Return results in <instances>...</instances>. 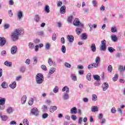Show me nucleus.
<instances>
[{
	"instance_id": "55",
	"label": "nucleus",
	"mask_w": 125,
	"mask_h": 125,
	"mask_svg": "<svg viewBox=\"0 0 125 125\" xmlns=\"http://www.w3.org/2000/svg\"><path fill=\"white\" fill-rule=\"evenodd\" d=\"M5 108V105H4V104H0V111H2L3 110H4Z\"/></svg>"
},
{
	"instance_id": "49",
	"label": "nucleus",
	"mask_w": 125,
	"mask_h": 125,
	"mask_svg": "<svg viewBox=\"0 0 125 125\" xmlns=\"http://www.w3.org/2000/svg\"><path fill=\"white\" fill-rule=\"evenodd\" d=\"M3 27L5 30H7V29H9V27H10V25L9 24L6 23L3 25Z\"/></svg>"
},
{
	"instance_id": "3",
	"label": "nucleus",
	"mask_w": 125,
	"mask_h": 125,
	"mask_svg": "<svg viewBox=\"0 0 125 125\" xmlns=\"http://www.w3.org/2000/svg\"><path fill=\"white\" fill-rule=\"evenodd\" d=\"M62 91H63V92L66 91V93H64L62 95V99L63 100H68L69 98H70V96H69L68 94L70 92V89L68 86H64L62 89Z\"/></svg>"
},
{
	"instance_id": "45",
	"label": "nucleus",
	"mask_w": 125,
	"mask_h": 125,
	"mask_svg": "<svg viewBox=\"0 0 125 125\" xmlns=\"http://www.w3.org/2000/svg\"><path fill=\"white\" fill-rule=\"evenodd\" d=\"M61 50L62 53H66V46H65V45H62V46Z\"/></svg>"
},
{
	"instance_id": "2",
	"label": "nucleus",
	"mask_w": 125,
	"mask_h": 125,
	"mask_svg": "<svg viewBox=\"0 0 125 125\" xmlns=\"http://www.w3.org/2000/svg\"><path fill=\"white\" fill-rule=\"evenodd\" d=\"M24 34V30L23 29H16L12 32L11 35L12 41L13 42H17L19 36Z\"/></svg>"
},
{
	"instance_id": "6",
	"label": "nucleus",
	"mask_w": 125,
	"mask_h": 125,
	"mask_svg": "<svg viewBox=\"0 0 125 125\" xmlns=\"http://www.w3.org/2000/svg\"><path fill=\"white\" fill-rule=\"evenodd\" d=\"M30 114H32V115L38 117V116H39V110H38V108H37L36 107H33L31 110Z\"/></svg>"
},
{
	"instance_id": "15",
	"label": "nucleus",
	"mask_w": 125,
	"mask_h": 125,
	"mask_svg": "<svg viewBox=\"0 0 125 125\" xmlns=\"http://www.w3.org/2000/svg\"><path fill=\"white\" fill-rule=\"evenodd\" d=\"M70 113L72 114H77L78 113V109H77V107H73L70 109Z\"/></svg>"
},
{
	"instance_id": "52",
	"label": "nucleus",
	"mask_w": 125,
	"mask_h": 125,
	"mask_svg": "<svg viewBox=\"0 0 125 125\" xmlns=\"http://www.w3.org/2000/svg\"><path fill=\"white\" fill-rule=\"evenodd\" d=\"M42 110L43 112H45V111L47 110V106H46V105H43L42 107Z\"/></svg>"
},
{
	"instance_id": "9",
	"label": "nucleus",
	"mask_w": 125,
	"mask_h": 125,
	"mask_svg": "<svg viewBox=\"0 0 125 125\" xmlns=\"http://www.w3.org/2000/svg\"><path fill=\"white\" fill-rule=\"evenodd\" d=\"M6 43V40L4 37H0V46L2 47Z\"/></svg>"
},
{
	"instance_id": "31",
	"label": "nucleus",
	"mask_w": 125,
	"mask_h": 125,
	"mask_svg": "<svg viewBox=\"0 0 125 125\" xmlns=\"http://www.w3.org/2000/svg\"><path fill=\"white\" fill-rule=\"evenodd\" d=\"M9 86L12 89H14L16 87V82H14L12 83L9 85Z\"/></svg>"
},
{
	"instance_id": "23",
	"label": "nucleus",
	"mask_w": 125,
	"mask_h": 125,
	"mask_svg": "<svg viewBox=\"0 0 125 125\" xmlns=\"http://www.w3.org/2000/svg\"><path fill=\"white\" fill-rule=\"evenodd\" d=\"M81 40L84 41L87 40V34L86 33H83L81 35Z\"/></svg>"
},
{
	"instance_id": "32",
	"label": "nucleus",
	"mask_w": 125,
	"mask_h": 125,
	"mask_svg": "<svg viewBox=\"0 0 125 125\" xmlns=\"http://www.w3.org/2000/svg\"><path fill=\"white\" fill-rule=\"evenodd\" d=\"M95 62H96V64H97V65L99 66V64H100V57H97L96 58Z\"/></svg>"
},
{
	"instance_id": "63",
	"label": "nucleus",
	"mask_w": 125,
	"mask_h": 125,
	"mask_svg": "<svg viewBox=\"0 0 125 125\" xmlns=\"http://www.w3.org/2000/svg\"><path fill=\"white\" fill-rule=\"evenodd\" d=\"M52 41H56V34L55 33L53 34Z\"/></svg>"
},
{
	"instance_id": "59",
	"label": "nucleus",
	"mask_w": 125,
	"mask_h": 125,
	"mask_svg": "<svg viewBox=\"0 0 125 125\" xmlns=\"http://www.w3.org/2000/svg\"><path fill=\"white\" fill-rule=\"evenodd\" d=\"M47 117H48V114H47L46 113H44L43 114V115H42L43 119H46V118H47Z\"/></svg>"
},
{
	"instance_id": "54",
	"label": "nucleus",
	"mask_w": 125,
	"mask_h": 125,
	"mask_svg": "<svg viewBox=\"0 0 125 125\" xmlns=\"http://www.w3.org/2000/svg\"><path fill=\"white\" fill-rule=\"evenodd\" d=\"M28 104L30 106H32V105L34 104V99L32 98L31 100L29 101Z\"/></svg>"
},
{
	"instance_id": "47",
	"label": "nucleus",
	"mask_w": 125,
	"mask_h": 125,
	"mask_svg": "<svg viewBox=\"0 0 125 125\" xmlns=\"http://www.w3.org/2000/svg\"><path fill=\"white\" fill-rule=\"evenodd\" d=\"M107 70H108V71L109 72V73H111L112 71H113V67L112 66V65H109L108 66Z\"/></svg>"
},
{
	"instance_id": "21",
	"label": "nucleus",
	"mask_w": 125,
	"mask_h": 125,
	"mask_svg": "<svg viewBox=\"0 0 125 125\" xmlns=\"http://www.w3.org/2000/svg\"><path fill=\"white\" fill-rule=\"evenodd\" d=\"M56 110H57V106H51L50 107V112L51 113H53V112H54V111H56Z\"/></svg>"
},
{
	"instance_id": "58",
	"label": "nucleus",
	"mask_w": 125,
	"mask_h": 125,
	"mask_svg": "<svg viewBox=\"0 0 125 125\" xmlns=\"http://www.w3.org/2000/svg\"><path fill=\"white\" fill-rule=\"evenodd\" d=\"M1 56H5L6 55V51L3 50L1 52Z\"/></svg>"
},
{
	"instance_id": "22",
	"label": "nucleus",
	"mask_w": 125,
	"mask_h": 125,
	"mask_svg": "<svg viewBox=\"0 0 125 125\" xmlns=\"http://www.w3.org/2000/svg\"><path fill=\"white\" fill-rule=\"evenodd\" d=\"M91 112L95 113V112H98V106H92L91 107Z\"/></svg>"
},
{
	"instance_id": "46",
	"label": "nucleus",
	"mask_w": 125,
	"mask_h": 125,
	"mask_svg": "<svg viewBox=\"0 0 125 125\" xmlns=\"http://www.w3.org/2000/svg\"><path fill=\"white\" fill-rule=\"evenodd\" d=\"M23 124L24 125H29V121H28V119H24L23 121Z\"/></svg>"
},
{
	"instance_id": "11",
	"label": "nucleus",
	"mask_w": 125,
	"mask_h": 125,
	"mask_svg": "<svg viewBox=\"0 0 125 125\" xmlns=\"http://www.w3.org/2000/svg\"><path fill=\"white\" fill-rule=\"evenodd\" d=\"M60 13H61V14H65V13H66V6L65 5L62 6L61 7Z\"/></svg>"
},
{
	"instance_id": "25",
	"label": "nucleus",
	"mask_w": 125,
	"mask_h": 125,
	"mask_svg": "<svg viewBox=\"0 0 125 125\" xmlns=\"http://www.w3.org/2000/svg\"><path fill=\"white\" fill-rule=\"evenodd\" d=\"M4 64L5 66H6L7 67H12V62H9L8 61H5L4 62Z\"/></svg>"
},
{
	"instance_id": "43",
	"label": "nucleus",
	"mask_w": 125,
	"mask_h": 125,
	"mask_svg": "<svg viewBox=\"0 0 125 125\" xmlns=\"http://www.w3.org/2000/svg\"><path fill=\"white\" fill-rule=\"evenodd\" d=\"M92 101H97V96L95 94H93L92 95Z\"/></svg>"
},
{
	"instance_id": "29",
	"label": "nucleus",
	"mask_w": 125,
	"mask_h": 125,
	"mask_svg": "<svg viewBox=\"0 0 125 125\" xmlns=\"http://www.w3.org/2000/svg\"><path fill=\"white\" fill-rule=\"evenodd\" d=\"M13 109L11 106L8 107L6 109V112L7 114H11V113H13Z\"/></svg>"
},
{
	"instance_id": "36",
	"label": "nucleus",
	"mask_w": 125,
	"mask_h": 125,
	"mask_svg": "<svg viewBox=\"0 0 125 125\" xmlns=\"http://www.w3.org/2000/svg\"><path fill=\"white\" fill-rule=\"evenodd\" d=\"M56 71V68L54 67H51L49 70V74L52 75V74L54 73Z\"/></svg>"
},
{
	"instance_id": "34",
	"label": "nucleus",
	"mask_w": 125,
	"mask_h": 125,
	"mask_svg": "<svg viewBox=\"0 0 125 125\" xmlns=\"http://www.w3.org/2000/svg\"><path fill=\"white\" fill-rule=\"evenodd\" d=\"M115 57L120 59L121 57H123V54L121 52H117L115 54Z\"/></svg>"
},
{
	"instance_id": "60",
	"label": "nucleus",
	"mask_w": 125,
	"mask_h": 125,
	"mask_svg": "<svg viewBox=\"0 0 125 125\" xmlns=\"http://www.w3.org/2000/svg\"><path fill=\"white\" fill-rule=\"evenodd\" d=\"M111 112L112 113V114H115L116 112H117V110H116V108L115 107H112L111 109Z\"/></svg>"
},
{
	"instance_id": "17",
	"label": "nucleus",
	"mask_w": 125,
	"mask_h": 125,
	"mask_svg": "<svg viewBox=\"0 0 125 125\" xmlns=\"http://www.w3.org/2000/svg\"><path fill=\"white\" fill-rule=\"evenodd\" d=\"M48 63L49 66H52V65H55V62H53V61L52 60V59H51V58H49L48 59Z\"/></svg>"
},
{
	"instance_id": "24",
	"label": "nucleus",
	"mask_w": 125,
	"mask_h": 125,
	"mask_svg": "<svg viewBox=\"0 0 125 125\" xmlns=\"http://www.w3.org/2000/svg\"><path fill=\"white\" fill-rule=\"evenodd\" d=\"M5 98L0 97V104L5 105Z\"/></svg>"
},
{
	"instance_id": "13",
	"label": "nucleus",
	"mask_w": 125,
	"mask_h": 125,
	"mask_svg": "<svg viewBox=\"0 0 125 125\" xmlns=\"http://www.w3.org/2000/svg\"><path fill=\"white\" fill-rule=\"evenodd\" d=\"M17 17L20 20L23 18V12L19 11L17 13Z\"/></svg>"
},
{
	"instance_id": "19",
	"label": "nucleus",
	"mask_w": 125,
	"mask_h": 125,
	"mask_svg": "<svg viewBox=\"0 0 125 125\" xmlns=\"http://www.w3.org/2000/svg\"><path fill=\"white\" fill-rule=\"evenodd\" d=\"M90 49L92 52H95L96 51V46L95 43H92L90 46Z\"/></svg>"
},
{
	"instance_id": "41",
	"label": "nucleus",
	"mask_w": 125,
	"mask_h": 125,
	"mask_svg": "<svg viewBox=\"0 0 125 125\" xmlns=\"http://www.w3.org/2000/svg\"><path fill=\"white\" fill-rule=\"evenodd\" d=\"M20 71L21 73H24L26 71V67L24 66H21L20 68Z\"/></svg>"
},
{
	"instance_id": "42",
	"label": "nucleus",
	"mask_w": 125,
	"mask_h": 125,
	"mask_svg": "<svg viewBox=\"0 0 125 125\" xmlns=\"http://www.w3.org/2000/svg\"><path fill=\"white\" fill-rule=\"evenodd\" d=\"M118 70L120 73H122V72H124V71H125L124 66L123 65H120L118 67Z\"/></svg>"
},
{
	"instance_id": "62",
	"label": "nucleus",
	"mask_w": 125,
	"mask_h": 125,
	"mask_svg": "<svg viewBox=\"0 0 125 125\" xmlns=\"http://www.w3.org/2000/svg\"><path fill=\"white\" fill-rule=\"evenodd\" d=\"M57 4L58 7H60V6H62V1H59Z\"/></svg>"
},
{
	"instance_id": "14",
	"label": "nucleus",
	"mask_w": 125,
	"mask_h": 125,
	"mask_svg": "<svg viewBox=\"0 0 125 125\" xmlns=\"http://www.w3.org/2000/svg\"><path fill=\"white\" fill-rule=\"evenodd\" d=\"M67 41L69 42H73L74 40V36H73L72 35H67Z\"/></svg>"
},
{
	"instance_id": "51",
	"label": "nucleus",
	"mask_w": 125,
	"mask_h": 125,
	"mask_svg": "<svg viewBox=\"0 0 125 125\" xmlns=\"http://www.w3.org/2000/svg\"><path fill=\"white\" fill-rule=\"evenodd\" d=\"M64 66L66 67V68H71V64L68 62H65Z\"/></svg>"
},
{
	"instance_id": "4",
	"label": "nucleus",
	"mask_w": 125,
	"mask_h": 125,
	"mask_svg": "<svg viewBox=\"0 0 125 125\" xmlns=\"http://www.w3.org/2000/svg\"><path fill=\"white\" fill-rule=\"evenodd\" d=\"M35 80L37 84H42L44 80L43 75L42 73L37 74L36 76Z\"/></svg>"
},
{
	"instance_id": "39",
	"label": "nucleus",
	"mask_w": 125,
	"mask_h": 125,
	"mask_svg": "<svg viewBox=\"0 0 125 125\" xmlns=\"http://www.w3.org/2000/svg\"><path fill=\"white\" fill-rule=\"evenodd\" d=\"M108 50L109 52H110V53H113V52H114V51H116V50L112 47H108Z\"/></svg>"
},
{
	"instance_id": "28",
	"label": "nucleus",
	"mask_w": 125,
	"mask_h": 125,
	"mask_svg": "<svg viewBox=\"0 0 125 125\" xmlns=\"http://www.w3.org/2000/svg\"><path fill=\"white\" fill-rule=\"evenodd\" d=\"M28 46H29V49H31V50L34 49V48H35V45L32 42H30L28 43Z\"/></svg>"
},
{
	"instance_id": "44",
	"label": "nucleus",
	"mask_w": 125,
	"mask_h": 125,
	"mask_svg": "<svg viewBox=\"0 0 125 125\" xmlns=\"http://www.w3.org/2000/svg\"><path fill=\"white\" fill-rule=\"evenodd\" d=\"M59 90V87L58 86H56L55 88L53 89V91L54 93H57Z\"/></svg>"
},
{
	"instance_id": "37",
	"label": "nucleus",
	"mask_w": 125,
	"mask_h": 125,
	"mask_svg": "<svg viewBox=\"0 0 125 125\" xmlns=\"http://www.w3.org/2000/svg\"><path fill=\"white\" fill-rule=\"evenodd\" d=\"M111 33H117V32H118V30L117 29V27L113 26L111 27Z\"/></svg>"
},
{
	"instance_id": "35",
	"label": "nucleus",
	"mask_w": 125,
	"mask_h": 125,
	"mask_svg": "<svg viewBox=\"0 0 125 125\" xmlns=\"http://www.w3.org/2000/svg\"><path fill=\"white\" fill-rule=\"evenodd\" d=\"M95 81H100V76L98 75H94L93 76Z\"/></svg>"
},
{
	"instance_id": "12",
	"label": "nucleus",
	"mask_w": 125,
	"mask_h": 125,
	"mask_svg": "<svg viewBox=\"0 0 125 125\" xmlns=\"http://www.w3.org/2000/svg\"><path fill=\"white\" fill-rule=\"evenodd\" d=\"M34 21L36 22V23H39V22H41V17L40 15L36 14L34 17Z\"/></svg>"
},
{
	"instance_id": "1",
	"label": "nucleus",
	"mask_w": 125,
	"mask_h": 125,
	"mask_svg": "<svg viewBox=\"0 0 125 125\" xmlns=\"http://www.w3.org/2000/svg\"><path fill=\"white\" fill-rule=\"evenodd\" d=\"M73 24L74 26H80L81 28L79 27L75 29L77 35L80 36L81 33L83 32V29L84 25L83 23H81V21H80V20L78 18L75 19Z\"/></svg>"
},
{
	"instance_id": "50",
	"label": "nucleus",
	"mask_w": 125,
	"mask_h": 125,
	"mask_svg": "<svg viewBox=\"0 0 125 125\" xmlns=\"http://www.w3.org/2000/svg\"><path fill=\"white\" fill-rule=\"evenodd\" d=\"M50 48V44L49 43H46L45 49L48 50Z\"/></svg>"
},
{
	"instance_id": "7",
	"label": "nucleus",
	"mask_w": 125,
	"mask_h": 125,
	"mask_svg": "<svg viewBox=\"0 0 125 125\" xmlns=\"http://www.w3.org/2000/svg\"><path fill=\"white\" fill-rule=\"evenodd\" d=\"M17 46L14 45L11 48V53L13 55H14V54H16V52H17Z\"/></svg>"
},
{
	"instance_id": "5",
	"label": "nucleus",
	"mask_w": 125,
	"mask_h": 125,
	"mask_svg": "<svg viewBox=\"0 0 125 125\" xmlns=\"http://www.w3.org/2000/svg\"><path fill=\"white\" fill-rule=\"evenodd\" d=\"M107 42H106V40H104L101 41V44L100 47V50L102 51H105L107 48V46H106V43Z\"/></svg>"
},
{
	"instance_id": "27",
	"label": "nucleus",
	"mask_w": 125,
	"mask_h": 125,
	"mask_svg": "<svg viewBox=\"0 0 125 125\" xmlns=\"http://www.w3.org/2000/svg\"><path fill=\"white\" fill-rule=\"evenodd\" d=\"M0 117L2 121L4 122H6V120H8V117H7L6 115H0Z\"/></svg>"
},
{
	"instance_id": "48",
	"label": "nucleus",
	"mask_w": 125,
	"mask_h": 125,
	"mask_svg": "<svg viewBox=\"0 0 125 125\" xmlns=\"http://www.w3.org/2000/svg\"><path fill=\"white\" fill-rule=\"evenodd\" d=\"M118 79H119V76H118V74H115L114 77L112 78V80L114 82H116Z\"/></svg>"
},
{
	"instance_id": "18",
	"label": "nucleus",
	"mask_w": 125,
	"mask_h": 125,
	"mask_svg": "<svg viewBox=\"0 0 125 125\" xmlns=\"http://www.w3.org/2000/svg\"><path fill=\"white\" fill-rule=\"evenodd\" d=\"M73 19H74V17L73 16H69L67 20V23H68V24H72V22L73 21Z\"/></svg>"
},
{
	"instance_id": "10",
	"label": "nucleus",
	"mask_w": 125,
	"mask_h": 125,
	"mask_svg": "<svg viewBox=\"0 0 125 125\" xmlns=\"http://www.w3.org/2000/svg\"><path fill=\"white\" fill-rule=\"evenodd\" d=\"M94 68H98V65L97 64L95 63H92L88 65V70H90V69H93Z\"/></svg>"
},
{
	"instance_id": "38",
	"label": "nucleus",
	"mask_w": 125,
	"mask_h": 125,
	"mask_svg": "<svg viewBox=\"0 0 125 125\" xmlns=\"http://www.w3.org/2000/svg\"><path fill=\"white\" fill-rule=\"evenodd\" d=\"M33 65H37L38 63V57H34L33 58Z\"/></svg>"
},
{
	"instance_id": "40",
	"label": "nucleus",
	"mask_w": 125,
	"mask_h": 125,
	"mask_svg": "<svg viewBox=\"0 0 125 125\" xmlns=\"http://www.w3.org/2000/svg\"><path fill=\"white\" fill-rule=\"evenodd\" d=\"M70 77L71 78V80H72V81H74L75 82L77 81V76H76L75 74H72L70 76Z\"/></svg>"
},
{
	"instance_id": "64",
	"label": "nucleus",
	"mask_w": 125,
	"mask_h": 125,
	"mask_svg": "<svg viewBox=\"0 0 125 125\" xmlns=\"http://www.w3.org/2000/svg\"><path fill=\"white\" fill-rule=\"evenodd\" d=\"M71 119H72L73 121H76L77 120V116L75 115H72L71 116Z\"/></svg>"
},
{
	"instance_id": "53",
	"label": "nucleus",
	"mask_w": 125,
	"mask_h": 125,
	"mask_svg": "<svg viewBox=\"0 0 125 125\" xmlns=\"http://www.w3.org/2000/svg\"><path fill=\"white\" fill-rule=\"evenodd\" d=\"M41 67L42 70L47 71V68H46V66L45 65H42Z\"/></svg>"
},
{
	"instance_id": "20",
	"label": "nucleus",
	"mask_w": 125,
	"mask_h": 125,
	"mask_svg": "<svg viewBox=\"0 0 125 125\" xmlns=\"http://www.w3.org/2000/svg\"><path fill=\"white\" fill-rule=\"evenodd\" d=\"M111 40L112 42H118V37H117V35H112Z\"/></svg>"
},
{
	"instance_id": "26",
	"label": "nucleus",
	"mask_w": 125,
	"mask_h": 125,
	"mask_svg": "<svg viewBox=\"0 0 125 125\" xmlns=\"http://www.w3.org/2000/svg\"><path fill=\"white\" fill-rule=\"evenodd\" d=\"M1 86L2 88H7V87H8V84H7V83H6V82H3L1 83Z\"/></svg>"
},
{
	"instance_id": "30",
	"label": "nucleus",
	"mask_w": 125,
	"mask_h": 125,
	"mask_svg": "<svg viewBox=\"0 0 125 125\" xmlns=\"http://www.w3.org/2000/svg\"><path fill=\"white\" fill-rule=\"evenodd\" d=\"M44 10L45 12H46V13H49V12H50V10H49V6L48 5H45Z\"/></svg>"
},
{
	"instance_id": "61",
	"label": "nucleus",
	"mask_w": 125,
	"mask_h": 125,
	"mask_svg": "<svg viewBox=\"0 0 125 125\" xmlns=\"http://www.w3.org/2000/svg\"><path fill=\"white\" fill-rule=\"evenodd\" d=\"M83 122V118L80 117L78 120V125H81Z\"/></svg>"
},
{
	"instance_id": "56",
	"label": "nucleus",
	"mask_w": 125,
	"mask_h": 125,
	"mask_svg": "<svg viewBox=\"0 0 125 125\" xmlns=\"http://www.w3.org/2000/svg\"><path fill=\"white\" fill-rule=\"evenodd\" d=\"M92 2L93 6H94L95 7H96V6H97V1H96V0H93Z\"/></svg>"
},
{
	"instance_id": "8",
	"label": "nucleus",
	"mask_w": 125,
	"mask_h": 125,
	"mask_svg": "<svg viewBox=\"0 0 125 125\" xmlns=\"http://www.w3.org/2000/svg\"><path fill=\"white\" fill-rule=\"evenodd\" d=\"M103 91H106L109 88V84L107 82H104L102 84Z\"/></svg>"
},
{
	"instance_id": "33",
	"label": "nucleus",
	"mask_w": 125,
	"mask_h": 125,
	"mask_svg": "<svg viewBox=\"0 0 125 125\" xmlns=\"http://www.w3.org/2000/svg\"><path fill=\"white\" fill-rule=\"evenodd\" d=\"M86 78L87 81L90 82L91 81V73H89L86 76Z\"/></svg>"
},
{
	"instance_id": "57",
	"label": "nucleus",
	"mask_w": 125,
	"mask_h": 125,
	"mask_svg": "<svg viewBox=\"0 0 125 125\" xmlns=\"http://www.w3.org/2000/svg\"><path fill=\"white\" fill-rule=\"evenodd\" d=\"M94 85L95 86H99L100 85V81H96Z\"/></svg>"
},
{
	"instance_id": "16",
	"label": "nucleus",
	"mask_w": 125,
	"mask_h": 125,
	"mask_svg": "<svg viewBox=\"0 0 125 125\" xmlns=\"http://www.w3.org/2000/svg\"><path fill=\"white\" fill-rule=\"evenodd\" d=\"M26 101H27V96L23 95L21 99V104H25L26 103Z\"/></svg>"
}]
</instances>
